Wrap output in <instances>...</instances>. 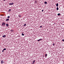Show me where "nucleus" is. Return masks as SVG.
I'll use <instances>...</instances> for the list:
<instances>
[{
    "mask_svg": "<svg viewBox=\"0 0 64 64\" xmlns=\"http://www.w3.org/2000/svg\"><path fill=\"white\" fill-rule=\"evenodd\" d=\"M62 41H64V40H63V39L62 40Z\"/></svg>",
    "mask_w": 64,
    "mask_h": 64,
    "instance_id": "nucleus-24",
    "label": "nucleus"
},
{
    "mask_svg": "<svg viewBox=\"0 0 64 64\" xmlns=\"http://www.w3.org/2000/svg\"><path fill=\"white\" fill-rule=\"evenodd\" d=\"M56 6L57 7H58V4L57 3L56 4Z\"/></svg>",
    "mask_w": 64,
    "mask_h": 64,
    "instance_id": "nucleus-9",
    "label": "nucleus"
},
{
    "mask_svg": "<svg viewBox=\"0 0 64 64\" xmlns=\"http://www.w3.org/2000/svg\"><path fill=\"white\" fill-rule=\"evenodd\" d=\"M3 50H6V48H4Z\"/></svg>",
    "mask_w": 64,
    "mask_h": 64,
    "instance_id": "nucleus-18",
    "label": "nucleus"
},
{
    "mask_svg": "<svg viewBox=\"0 0 64 64\" xmlns=\"http://www.w3.org/2000/svg\"><path fill=\"white\" fill-rule=\"evenodd\" d=\"M1 62L2 64L3 63V60H2V61H1Z\"/></svg>",
    "mask_w": 64,
    "mask_h": 64,
    "instance_id": "nucleus-7",
    "label": "nucleus"
},
{
    "mask_svg": "<svg viewBox=\"0 0 64 64\" xmlns=\"http://www.w3.org/2000/svg\"><path fill=\"white\" fill-rule=\"evenodd\" d=\"M0 15H1V16H3V14H2Z\"/></svg>",
    "mask_w": 64,
    "mask_h": 64,
    "instance_id": "nucleus-27",
    "label": "nucleus"
},
{
    "mask_svg": "<svg viewBox=\"0 0 64 64\" xmlns=\"http://www.w3.org/2000/svg\"><path fill=\"white\" fill-rule=\"evenodd\" d=\"M46 57H47V54H46L45 55Z\"/></svg>",
    "mask_w": 64,
    "mask_h": 64,
    "instance_id": "nucleus-14",
    "label": "nucleus"
},
{
    "mask_svg": "<svg viewBox=\"0 0 64 64\" xmlns=\"http://www.w3.org/2000/svg\"><path fill=\"white\" fill-rule=\"evenodd\" d=\"M22 36H24V34H22Z\"/></svg>",
    "mask_w": 64,
    "mask_h": 64,
    "instance_id": "nucleus-19",
    "label": "nucleus"
},
{
    "mask_svg": "<svg viewBox=\"0 0 64 64\" xmlns=\"http://www.w3.org/2000/svg\"><path fill=\"white\" fill-rule=\"evenodd\" d=\"M43 11H44V10H42V12H43Z\"/></svg>",
    "mask_w": 64,
    "mask_h": 64,
    "instance_id": "nucleus-26",
    "label": "nucleus"
},
{
    "mask_svg": "<svg viewBox=\"0 0 64 64\" xmlns=\"http://www.w3.org/2000/svg\"><path fill=\"white\" fill-rule=\"evenodd\" d=\"M7 18H10V16H8Z\"/></svg>",
    "mask_w": 64,
    "mask_h": 64,
    "instance_id": "nucleus-20",
    "label": "nucleus"
},
{
    "mask_svg": "<svg viewBox=\"0 0 64 64\" xmlns=\"http://www.w3.org/2000/svg\"><path fill=\"white\" fill-rule=\"evenodd\" d=\"M6 25V24L5 22H2V26H4V25Z\"/></svg>",
    "mask_w": 64,
    "mask_h": 64,
    "instance_id": "nucleus-1",
    "label": "nucleus"
},
{
    "mask_svg": "<svg viewBox=\"0 0 64 64\" xmlns=\"http://www.w3.org/2000/svg\"><path fill=\"white\" fill-rule=\"evenodd\" d=\"M9 20V19L8 18L6 20V21H8Z\"/></svg>",
    "mask_w": 64,
    "mask_h": 64,
    "instance_id": "nucleus-4",
    "label": "nucleus"
},
{
    "mask_svg": "<svg viewBox=\"0 0 64 64\" xmlns=\"http://www.w3.org/2000/svg\"><path fill=\"white\" fill-rule=\"evenodd\" d=\"M42 40V39H40L38 40V42L40 41H41V40Z\"/></svg>",
    "mask_w": 64,
    "mask_h": 64,
    "instance_id": "nucleus-6",
    "label": "nucleus"
},
{
    "mask_svg": "<svg viewBox=\"0 0 64 64\" xmlns=\"http://www.w3.org/2000/svg\"><path fill=\"white\" fill-rule=\"evenodd\" d=\"M11 9H10L9 10V11H10H10H11Z\"/></svg>",
    "mask_w": 64,
    "mask_h": 64,
    "instance_id": "nucleus-21",
    "label": "nucleus"
},
{
    "mask_svg": "<svg viewBox=\"0 0 64 64\" xmlns=\"http://www.w3.org/2000/svg\"><path fill=\"white\" fill-rule=\"evenodd\" d=\"M9 4L10 5H12L13 4H14V3L12 2V3H10Z\"/></svg>",
    "mask_w": 64,
    "mask_h": 64,
    "instance_id": "nucleus-2",
    "label": "nucleus"
},
{
    "mask_svg": "<svg viewBox=\"0 0 64 64\" xmlns=\"http://www.w3.org/2000/svg\"><path fill=\"white\" fill-rule=\"evenodd\" d=\"M24 26H26V24H24Z\"/></svg>",
    "mask_w": 64,
    "mask_h": 64,
    "instance_id": "nucleus-17",
    "label": "nucleus"
},
{
    "mask_svg": "<svg viewBox=\"0 0 64 64\" xmlns=\"http://www.w3.org/2000/svg\"><path fill=\"white\" fill-rule=\"evenodd\" d=\"M35 62V60H34L32 62V64H34Z\"/></svg>",
    "mask_w": 64,
    "mask_h": 64,
    "instance_id": "nucleus-5",
    "label": "nucleus"
},
{
    "mask_svg": "<svg viewBox=\"0 0 64 64\" xmlns=\"http://www.w3.org/2000/svg\"><path fill=\"white\" fill-rule=\"evenodd\" d=\"M54 24H55V23H54Z\"/></svg>",
    "mask_w": 64,
    "mask_h": 64,
    "instance_id": "nucleus-29",
    "label": "nucleus"
},
{
    "mask_svg": "<svg viewBox=\"0 0 64 64\" xmlns=\"http://www.w3.org/2000/svg\"><path fill=\"white\" fill-rule=\"evenodd\" d=\"M47 4V2H44V4Z\"/></svg>",
    "mask_w": 64,
    "mask_h": 64,
    "instance_id": "nucleus-11",
    "label": "nucleus"
},
{
    "mask_svg": "<svg viewBox=\"0 0 64 64\" xmlns=\"http://www.w3.org/2000/svg\"><path fill=\"white\" fill-rule=\"evenodd\" d=\"M6 0H3V1H6Z\"/></svg>",
    "mask_w": 64,
    "mask_h": 64,
    "instance_id": "nucleus-28",
    "label": "nucleus"
},
{
    "mask_svg": "<svg viewBox=\"0 0 64 64\" xmlns=\"http://www.w3.org/2000/svg\"><path fill=\"white\" fill-rule=\"evenodd\" d=\"M40 28H42V26H40Z\"/></svg>",
    "mask_w": 64,
    "mask_h": 64,
    "instance_id": "nucleus-23",
    "label": "nucleus"
},
{
    "mask_svg": "<svg viewBox=\"0 0 64 64\" xmlns=\"http://www.w3.org/2000/svg\"><path fill=\"white\" fill-rule=\"evenodd\" d=\"M21 15H19L18 16L19 17H21Z\"/></svg>",
    "mask_w": 64,
    "mask_h": 64,
    "instance_id": "nucleus-15",
    "label": "nucleus"
},
{
    "mask_svg": "<svg viewBox=\"0 0 64 64\" xmlns=\"http://www.w3.org/2000/svg\"><path fill=\"white\" fill-rule=\"evenodd\" d=\"M56 10H59V8H58V7H57L56 8Z\"/></svg>",
    "mask_w": 64,
    "mask_h": 64,
    "instance_id": "nucleus-12",
    "label": "nucleus"
},
{
    "mask_svg": "<svg viewBox=\"0 0 64 64\" xmlns=\"http://www.w3.org/2000/svg\"><path fill=\"white\" fill-rule=\"evenodd\" d=\"M2 37L3 38H5V37H6V36L5 35H3V36H2Z\"/></svg>",
    "mask_w": 64,
    "mask_h": 64,
    "instance_id": "nucleus-3",
    "label": "nucleus"
},
{
    "mask_svg": "<svg viewBox=\"0 0 64 64\" xmlns=\"http://www.w3.org/2000/svg\"><path fill=\"white\" fill-rule=\"evenodd\" d=\"M36 3H37V1H35L34 2V3L35 4H36Z\"/></svg>",
    "mask_w": 64,
    "mask_h": 64,
    "instance_id": "nucleus-16",
    "label": "nucleus"
},
{
    "mask_svg": "<svg viewBox=\"0 0 64 64\" xmlns=\"http://www.w3.org/2000/svg\"><path fill=\"white\" fill-rule=\"evenodd\" d=\"M11 32H13V31H14V30H10Z\"/></svg>",
    "mask_w": 64,
    "mask_h": 64,
    "instance_id": "nucleus-13",
    "label": "nucleus"
},
{
    "mask_svg": "<svg viewBox=\"0 0 64 64\" xmlns=\"http://www.w3.org/2000/svg\"><path fill=\"white\" fill-rule=\"evenodd\" d=\"M6 26L7 27H8L9 26V24H6Z\"/></svg>",
    "mask_w": 64,
    "mask_h": 64,
    "instance_id": "nucleus-8",
    "label": "nucleus"
},
{
    "mask_svg": "<svg viewBox=\"0 0 64 64\" xmlns=\"http://www.w3.org/2000/svg\"><path fill=\"white\" fill-rule=\"evenodd\" d=\"M61 14H58V16H60V15Z\"/></svg>",
    "mask_w": 64,
    "mask_h": 64,
    "instance_id": "nucleus-10",
    "label": "nucleus"
},
{
    "mask_svg": "<svg viewBox=\"0 0 64 64\" xmlns=\"http://www.w3.org/2000/svg\"><path fill=\"white\" fill-rule=\"evenodd\" d=\"M4 50H3L2 51V52H4Z\"/></svg>",
    "mask_w": 64,
    "mask_h": 64,
    "instance_id": "nucleus-25",
    "label": "nucleus"
},
{
    "mask_svg": "<svg viewBox=\"0 0 64 64\" xmlns=\"http://www.w3.org/2000/svg\"><path fill=\"white\" fill-rule=\"evenodd\" d=\"M53 46H54V45H55V44H53Z\"/></svg>",
    "mask_w": 64,
    "mask_h": 64,
    "instance_id": "nucleus-22",
    "label": "nucleus"
}]
</instances>
